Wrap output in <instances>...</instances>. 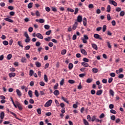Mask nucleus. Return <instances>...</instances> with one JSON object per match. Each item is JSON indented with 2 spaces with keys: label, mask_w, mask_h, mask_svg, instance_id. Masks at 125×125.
<instances>
[{
  "label": "nucleus",
  "mask_w": 125,
  "mask_h": 125,
  "mask_svg": "<svg viewBox=\"0 0 125 125\" xmlns=\"http://www.w3.org/2000/svg\"><path fill=\"white\" fill-rule=\"evenodd\" d=\"M52 104V100H49L45 103V104H44V107H45V108H48L49 106H51Z\"/></svg>",
  "instance_id": "nucleus-1"
},
{
  "label": "nucleus",
  "mask_w": 125,
  "mask_h": 125,
  "mask_svg": "<svg viewBox=\"0 0 125 125\" xmlns=\"http://www.w3.org/2000/svg\"><path fill=\"white\" fill-rule=\"evenodd\" d=\"M17 106L20 111L23 110V107L22 106V105H21L18 102H17Z\"/></svg>",
  "instance_id": "nucleus-2"
},
{
  "label": "nucleus",
  "mask_w": 125,
  "mask_h": 125,
  "mask_svg": "<svg viewBox=\"0 0 125 125\" xmlns=\"http://www.w3.org/2000/svg\"><path fill=\"white\" fill-rule=\"evenodd\" d=\"M94 38H95V39H97V40H101V41L102 40V38L100 37V35L98 34H95L94 35Z\"/></svg>",
  "instance_id": "nucleus-3"
},
{
  "label": "nucleus",
  "mask_w": 125,
  "mask_h": 125,
  "mask_svg": "<svg viewBox=\"0 0 125 125\" xmlns=\"http://www.w3.org/2000/svg\"><path fill=\"white\" fill-rule=\"evenodd\" d=\"M109 3L110 4H112L114 6H117V3L116 2V1H115L113 0H109Z\"/></svg>",
  "instance_id": "nucleus-4"
},
{
  "label": "nucleus",
  "mask_w": 125,
  "mask_h": 125,
  "mask_svg": "<svg viewBox=\"0 0 125 125\" xmlns=\"http://www.w3.org/2000/svg\"><path fill=\"white\" fill-rule=\"evenodd\" d=\"M36 37L38 38V39H40V40H42L43 39V36H42V35L41 33H37L36 34Z\"/></svg>",
  "instance_id": "nucleus-5"
},
{
  "label": "nucleus",
  "mask_w": 125,
  "mask_h": 125,
  "mask_svg": "<svg viewBox=\"0 0 125 125\" xmlns=\"http://www.w3.org/2000/svg\"><path fill=\"white\" fill-rule=\"evenodd\" d=\"M77 22L81 23L83 21V17L82 16H78L77 17Z\"/></svg>",
  "instance_id": "nucleus-6"
},
{
  "label": "nucleus",
  "mask_w": 125,
  "mask_h": 125,
  "mask_svg": "<svg viewBox=\"0 0 125 125\" xmlns=\"http://www.w3.org/2000/svg\"><path fill=\"white\" fill-rule=\"evenodd\" d=\"M9 113H10V114H11L12 115H13L15 116V118L17 119V120H19V121H22V119L18 118L16 114L14 113L12 111H10Z\"/></svg>",
  "instance_id": "nucleus-7"
},
{
  "label": "nucleus",
  "mask_w": 125,
  "mask_h": 125,
  "mask_svg": "<svg viewBox=\"0 0 125 125\" xmlns=\"http://www.w3.org/2000/svg\"><path fill=\"white\" fill-rule=\"evenodd\" d=\"M16 92H17V95H18L19 97H21V96H22V93H21V91H20V90L18 89H16Z\"/></svg>",
  "instance_id": "nucleus-8"
},
{
  "label": "nucleus",
  "mask_w": 125,
  "mask_h": 125,
  "mask_svg": "<svg viewBox=\"0 0 125 125\" xmlns=\"http://www.w3.org/2000/svg\"><path fill=\"white\" fill-rule=\"evenodd\" d=\"M16 76V73L14 72H11L9 74V78H14Z\"/></svg>",
  "instance_id": "nucleus-9"
},
{
  "label": "nucleus",
  "mask_w": 125,
  "mask_h": 125,
  "mask_svg": "<svg viewBox=\"0 0 125 125\" xmlns=\"http://www.w3.org/2000/svg\"><path fill=\"white\" fill-rule=\"evenodd\" d=\"M81 52L83 55H87V53L86 52V51L84 50V49H81Z\"/></svg>",
  "instance_id": "nucleus-10"
},
{
  "label": "nucleus",
  "mask_w": 125,
  "mask_h": 125,
  "mask_svg": "<svg viewBox=\"0 0 125 125\" xmlns=\"http://www.w3.org/2000/svg\"><path fill=\"white\" fill-rule=\"evenodd\" d=\"M91 45L93 48H94V49H95V50H97V49H98V47L97 46V45H96V44L92 43Z\"/></svg>",
  "instance_id": "nucleus-11"
},
{
  "label": "nucleus",
  "mask_w": 125,
  "mask_h": 125,
  "mask_svg": "<svg viewBox=\"0 0 125 125\" xmlns=\"http://www.w3.org/2000/svg\"><path fill=\"white\" fill-rule=\"evenodd\" d=\"M77 27H78V22H75L72 26L73 30H76Z\"/></svg>",
  "instance_id": "nucleus-12"
},
{
  "label": "nucleus",
  "mask_w": 125,
  "mask_h": 125,
  "mask_svg": "<svg viewBox=\"0 0 125 125\" xmlns=\"http://www.w3.org/2000/svg\"><path fill=\"white\" fill-rule=\"evenodd\" d=\"M5 21H7L8 22H10V23H13V20L9 19V18H5L4 19Z\"/></svg>",
  "instance_id": "nucleus-13"
},
{
  "label": "nucleus",
  "mask_w": 125,
  "mask_h": 125,
  "mask_svg": "<svg viewBox=\"0 0 125 125\" xmlns=\"http://www.w3.org/2000/svg\"><path fill=\"white\" fill-rule=\"evenodd\" d=\"M35 64H36V67H37L38 68H40V67H41V66H42V63H41L39 62H35Z\"/></svg>",
  "instance_id": "nucleus-14"
},
{
  "label": "nucleus",
  "mask_w": 125,
  "mask_h": 125,
  "mask_svg": "<svg viewBox=\"0 0 125 125\" xmlns=\"http://www.w3.org/2000/svg\"><path fill=\"white\" fill-rule=\"evenodd\" d=\"M0 118L1 120H3L4 118V112H1L0 114Z\"/></svg>",
  "instance_id": "nucleus-15"
},
{
  "label": "nucleus",
  "mask_w": 125,
  "mask_h": 125,
  "mask_svg": "<svg viewBox=\"0 0 125 125\" xmlns=\"http://www.w3.org/2000/svg\"><path fill=\"white\" fill-rule=\"evenodd\" d=\"M81 64H82V66H83V67H89V64H88V63L85 62H82Z\"/></svg>",
  "instance_id": "nucleus-16"
},
{
  "label": "nucleus",
  "mask_w": 125,
  "mask_h": 125,
  "mask_svg": "<svg viewBox=\"0 0 125 125\" xmlns=\"http://www.w3.org/2000/svg\"><path fill=\"white\" fill-rule=\"evenodd\" d=\"M103 92V90H102L101 89L98 90L96 93V95H101V94H102Z\"/></svg>",
  "instance_id": "nucleus-17"
},
{
  "label": "nucleus",
  "mask_w": 125,
  "mask_h": 125,
  "mask_svg": "<svg viewBox=\"0 0 125 125\" xmlns=\"http://www.w3.org/2000/svg\"><path fill=\"white\" fill-rule=\"evenodd\" d=\"M59 90H55L54 92V95H56V96H58V95H59Z\"/></svg>",
  "instance_id": "nucleus-18"
},
{
  "label": "nucleus",
  "mask_w": 125,
  "mask_h": 125,
  "mask_svg": "<svg viewBox=\"0 0 125 125\" xmlns=\"http://www.w3.org/2000/svg\"><path fill=\"white\" fill-rule=\"evenodd\" d=\"M73 67H74L73 63H70L68 65V69L69 70H72V69H73Z\"/></svg>",
  "instance_id": "nucleus-19"
},
{
  "label": "nucleus",
  "mask_w": 125,
  "mask_h": 125,
  "mask_svg": "<svg viewBox=\"0 0 125 125\" xmlns=\"http://www.w3.org/2000/svg\"><path fill=\"white\" fill-rule=\"evenodd\" d=\"M28 95L31 98L33 97V92L32 91V90H29L28 91Z\"/></svg>",
  "instance_id": "nucleus-20"
},
{
  "label": "nucleus",
  "mask_w": 125,
  "mask_h": 125,
  "mask_svg": "<svg viewBox=\"0 0 125 125\" xmlns=\"http://www.w3.org/2000/svg\"><path fill=\"white\" fill-rule=\"evenodd\" d=\"M52 38V37H48L47 38H44V41H45L46 42H50V40H51Z\"/></svg>",
  "instance_id": "nucleus-21"
},
{
  "label": "nucleus",
  "mask_w": 125,
  "mask_h": 125,
  "mask_svg": "<svg viewBox=\"0 0 125 125\" xmlns=\"http://www.w3.org/2000/svg\"><path fill=\"white\" fill-rule=\"evenodd\" d=\"M34 74H35V72H34V70L31 69L29 71V76H30V77H32V76H33L34 75Z\"/></svg>",
  "instance_id": "nucleus-22"
},
{
  "label": "nucleus",
  "mask_w": 125,
  "mask_h": 125,
  "mask_svg": "<svg viewBox=\"0 0 125 125\" xmlns=\"http://www.w3.org/2000/svg\"><path fill=\"white\" fill-rule=\"evenodd\" d=\"M107 12H110L111 11V6L110 5H107V10H106Z\"/></svg>",
  "instance_id": "nucleus-23"
},
{
  "label": "nucleus",
  "mask_w": 125,
  "mask_h": 125,
  "mask_svg": "<svg viewBox=\"0 0 125 125\" xmlns=\"http://www.w3.org/2000/svg\"><path fill=\"white\" fill-rule=\"evenodd\" d=\"M62 100H63V101H64V102H66V103H67V104H69V101H67V99L65 98L64 97H62Z\"/></svg>",
  "instance_id": "nucleus-24"
},
{
  "label": "nucleus",
  "mask_w": 125,
  "mask_h": 125,
  "mask_svg": "<svg viewBox=\"0 0 125 125\" xmlns=\"http://www.w3.org/2000/svg\"><path fill=\"white\" fill-rule=\"evenodd\" d=\"M83 24L84 25V26H86V19L85 18H84L83 20Z\"/></svg>",
  "instance_id": "nucleus-25"
},
{
  "label": "nucleus",
  "mask_w": 125,
  "mask_h": 125,
  "mask_svg": "<svg viewBox=\"0 0 125 125\" xmlns=\"http://www.w3.org/2000/svg\"><path fill=\"white\" fill-rule=\"evenodd\" d=\"M66 52H67V51L66 50V49H63L61 52V54L62 55H65V54H66Z\"/></svg>",
  "instance_id": "nucleus-26"
},
{
  "label": "nucleus",
  "mask_w": 125,
  "mask_h": 125,
  "mask_svg": "<svg viewBox=\"0 0 125 125\" xmlns=\"http://www.w3.org/2000/svg\"><path fill=\"white\" fill-rule=\"evenodd\" d=\"M35 95L36 96V97H39L40 96V94H39V92L37 90H35Z\"/></svg>",
  "instance_id": "nucleus-27"
},
{
  "label": "nucleus",
  "mask_w": 125,
  "mask_h": 125,
  "mask_svg": "<svg viewBox=\"0 0 125 125\" xmlns=\"http://www.w3.org/2000/svg\"><path fill=\"white\" fill-rule=\"evenodd\" d=\"M106 30H107V26L104 25L103 27V32H104V33L106 32Z\"/></svg>",
  "instance_id": "nucleus-28"
},
{
  "label": "nucleus",
  "mask_w": 125,
  "mask_h": 125,
  "mask_svg": "<svg viewBox=\"0 0 125 125\" xmlns=\"http://www.w3.org/2000/svg\"><path fill=\"white\" fill-rule=\"evenodd\" d=\"M92 72L94 73V74H96L98 72V69L97 68H92Z\"/></svg>",
  "instance_id": "nucleus-29"
},
{
  "label": "nucleus",
  "mask_w": 125,
  "mask_h": 125,
  "mask_svg": "<svg viewBox=\"0 0 125 125\" xmlns=\"http://www.w3.org/2000/svg\"><path fill=\"white\" fill-rule=\"evenodd\" d=\"M12 58V55H11V54H8L7 56V59L8 60H10Z\"/></svg>",
  "instance_id": "nucleus-30"
},
{
  "label": "nucleus",
  "mask_w": 125,
  "mask_h": 125,
  "mask_svg": "<svg viewBox=\"0 0 125 125\" xmlns=\"http://www.w3.org/2000/svg\"><path fill=\"white\" fill-rule=\"evenodd\" d=\"M55 103L57 107H59L60 106V104H59V102H58V101L57 100H55Z\"/></svg>",
  "instance_id": "nucleus-31"
},
{
  "label": "nucleus",
  "mask_w": 125,
  "mask_h": 125,
  "mask_svg": "<svg viewBox=\"0 0 125 125\" xmlns=\"http://www.w3.org/2000/svg\"><path fill=\"white\" fill-rule=\"evenodd\" d=\"M32 7H33V3L30 2L28 4V8L31 9Z\"/></svg>",
  "instance_id": "nucleus-32"
},
{
  "label": "nucleus",
  "mask_w": 125,
  "mask_h": 125,
  "mask_svg": "<svg viewBox=\"0 0 125 125\" xmlns=\"http://www.w3.org/2000/svg\"><path fill=\"white\" fill-rule=\"evenodd\" d=\"M44 80L46 83H47V82H48L47 76H46V75H45V74L44 75Z\"/></svg>",
  "instance_id": "nucleus-33"
},
{
  "label": "nucleus",
  "mask_w": 125,
  "mask_h": 125,
  "mask_svg": "<svg viewBox=\"0 0 125 125\" xmlns=\"http://www.w3.org/2000/svg\"><path fill=\"white\" fill-rule=\"evenodd\" d=\"M91 82H92V79L91 78H88L86 80V83H90Z\"/></svg>",
  "instance_id": "nucleus-34"
},
{
  "label": "nucleus",
  "mask_w": 125,
  "mask_h": 125,
  "mask_svg": "<svg viewBox=\"0 0 125 125\" xmlns=\"http://www.w3.org/2000/svg\"><path fill=\"white\" fill-rule=\"evenodd\" d=\"M109 93L112 96H114V94H115V92H114V91H113L112 89L109 90Z\"/></svg>",
  "instance_id": "nucleus-35"
},
{
  "label": "nucleus",
  "mask_w": 125,
  "mask_h": 125,
  "mask_svg": "<svg viewBox=\"0 0 125 125\" xmlns=\"http://www.w3.org/2000/svg\"><path fill=\"white\" fill-rule=\"evenodd\" d=\"M44 28L46 29V30H49V28H50V26L47 24H46L44 26Z\"/></svg>",
  "instance_id": "nucleus-36"
},
{
  "label": "nucleus",
  "mask_w": 125,
  "mask_h": 125,
  "mask_svg": "<svg viewBox=\"0 0 125 125\" xmlns=\"http://www.w3.org/2000/svg\"><path fill=\"white\" fill-rule=\"evenodd\" d=\"M83 122L85 125H89V123H88V122H87V121H86V120L83 119Z\"/></svg>",
  "instance_id": "nucleus-37"
},
{
  "label": "nucleus",
  "mask_w": 125,
  "mask_h": 125,
  "mask_svg": "<svg viewBox=\"0 0 125 125\" xmlns=\"http://www.w3.org/2000/svg\"><path fill=\"white\" fill-rule=\"evenodd\" d=\"M26 58L25 57H22L21 58V62H22V63H26Z\"/></svg>",
  "instance_id": "nucleus-38"
},
{
  "label": "nucleus",
  "mask_w": 125,
  "mask_h": 125,
  "mask_svg": "<svg viewBox=\"0 0 125 125\" xmlns=\"http://www.w3.org/2000/svg\"><path fill=\"white\" fill-rule=\"evenodd\" d=\"M18 44L19 45V46H21L22 48H23V45H22V42L21 41L18 42Z\"/></svg>",
  "instance_id": "nucleus-39"
},
{
  "label": "nucleus",
  "mask_w": 125,
  "mask_h": 125,
  "mask_svg": "<svg viewBox=\"0 0 125 125\" xmlns=\"http://www.w3.org/2000/svg\"><path fill=\"white\" fill-rule=\"evenodd\" d=\"M39 84H40L41 86H44V85H45V83L43 82H40Z\"/></svg>",
  "instance_id": "nucleus-40"
},
{
  "label": "nucleus",
  "mask_w": 125,
  "mask_h": 125,
  "mask_svg": "<svg viewBox=\"0 0 125 125\" xmlns=\"http://www.w3.org/2000/svg\"><path fill=\"white\" fill-rule=\"evenodd\" d=\"M24 37H25V38H26V39H29V38H30L29 37V35H28V33H27V32H24Z\"/></svg>",
  "instance_id": "nucleus-41"
},
{
  "label": "nucleus",
  "mask_w": 125,
  "mask_h": 125,
  "mask_svg": "<svg viewBox=\"0 0 125 125\" xmlns=\"http://www.w3.org/2000/svg\"><path fill=\"white\" fill-rule=\"evenodd\" d=\"M31 48V46L30 45L26 46L24 48V50H29Z\"/></svg>",
  "instance_id": "nucleus-42"
},
{
  "label": "nucleus",
  "mask_w": 125,
  "mask_h": 125,
  "mask_svg": "<svg viewBox=\"0 0 125 125\" xmlns=\"http://www.w3.org/2000/svg\"><path fill=\"white\" fill-rule=\"evenodd\" d=\"M60 106H61V107L62 108V109L64 108L65 104H64L63 103H62L60 104Z\"/></svg>",
  "instance_id": "nucleus-43"
},
{
  "label": "nucleus",
  "mask_w": 125,
  "mask_h": 125,
  "mask_svg": "<svg viewBox=\"0 0 125 125\" xmlns=\"http://www.w3.org/2000/svg\"><path fill=\"white\" fill-rule=\"evenodd\" d=\"M51 9L52 11H54V12H56L57 11V9L55 7H52Z\"/></svg>",
  "instance_id": "nucleus-44"
},
{
  "label": "nucleus",
  "mask_w": 125,
  "mask_h": 125,
  "mask_svg": "<svg viewBox=\"0 0 125 125\" xmlns=\"http://www.w3.org/2000/svg\"><path fill=\"white\" fill-rule=\"evenodd\" d=\"M92 122H94L96 120V116H93L91 119Z\"/></svg>",
  "instance_id": "nucleus-45"
},
{
  "label": "nucleus",
  "mask_w": 125,
  "mask_h": 125,
  "mask_svg": "<svg viewBox=\"0 0 125 125\" xmlns=\"http://www.w3.org/2000/svg\"><path fill=\"white\" fill-rule=\"evenodd\" d=\"M9 70L11 72H15L16 71V69L14 67L10 68Z\"/></svg>",
  "instance_id": "nucleus-46"
},
{
  "label": "nucleus",
  "mask_w": 125,
  "mask_h": 125,
  "mask_svg": "<svg viewBox=\"0 0 125 125\" xmlns=\"http://www.w3.org/2000/svg\"><path fill=\"white\" fill-rule=\"evenodd\" d=\"M50 34H51V30H50L46 32V33H45V35H46L47 36H49V35H50Z\"/></svg>",
  "instance_id": "nucleus-47"
},
{
  "label": "nucleus",
  "mask_w": 125,
  "mask_h": 125,
  "mask_svg": "<svg viewBox=\"0 0 125 125\" xmlns=\"http://www.w3.org/2000/svg\"><path fill=\"white\" fill-rule=\"evenodd\" d=\"M37 111L39 115H41V114H42V110L41 109V108L37 109Z\"/></svg>",
  "instance_id": "nucleus-48"
},
{
  "label": "nucleus",
  "mask_w": 125,
  "mask_h": 125,
  "mask_svg": "<svg viewBox=\"0 0 125 125\" xmlns=\"http://www.w3.org/2000/svg\"><path fill=\"white\" fill-rule=\"evenodd\" d=\"M107 19L108 21H110V20H111V16L110 15V14H108L107 15Z\"/></svg>",
  "instance_id": "nucleus-49"
},
{
  "label": "nucleus",
  "mask_w": 125,
  "mask_h": 125,
  "mask_svg": "<svg viewBox=\"0 0 125 125\" xmlns=\"http://www.w3.org/2000/svg\"><path fill=\"white\" fill-rule=\"evenodd\" d=\"M42 50H44V49L42 48V47H40L38 48V51L39 52H41Z\"/></svg>",
  "instance_id": "nucleus-50"
},
{
  "label": "nucleus",
  "mask_w": 125,
  "mask_h": 125,
  "mask_svg": "<svg viewBox=\"0 0 125 125\" xmlns=\"http://www.w3.org/2000/svg\"><path fill=\"white\" fill-rule=\"evenodd\" d=\"M120 16H122V17L123 16H125V11H121L120 13Z\"/></svg>",
  "instance_id": "nucleus-51"
},
{
  "label": "nucleus",
  "mask_w": 125,
  "mask_h": 125,
  "mask_svg": "<svg viewBox=\"0 0 125 125\" xmlns=\"http://www.w3.org/2000/svg\"><path fill=\"white\" fill-rule=\"evenodd\" d=\"M83 61L84 62H89V60H88V59H87V58H84L83 59Z\"/></svg>",
  "instance_id": "nucleus-52"
},
{
  "label": "nucleus",
  "mask_w": 125,
  "mask_h": 125,
  "mask_svg": "<svg viewBox=\"0 0 125 125\" xmlns=\"http://www.w3.org/2000/svg\"><path fill=\"white\" fill-rule=\"evenodd\" d=\"M67 10L68 11H70V12H74V11H75L74 10V9H72V8H68L67 9Z\"/></svg>",
  "instance_id": "nucleus-53"
},
{
  "label": "nucleus",
  "mask_w": 125,
  "mask_h": 125,
  "mask_svg": "<svg viewBox=\"0 0 125 125\" xmlns=\"http://www.w3.org/2000/svg\"><path fill=\"white\" fill-rule=\"evenodd\" d=\"M8 8L10 10H13V9H14V7H13V6H9L8 7Z\"/></svg>",
  "instance_id": "nucleus-54"
},
{
  "label": "nucleus",
  "mask_w": 125,
  "mask_h": 125,
  "mask_svg": "<svg viewBox=\"0 0 125 125\" xmlns=\"http://www.w3.org/2000/svg\"><path fill=\"white\" fill-rule=\"evenodd\" d=\"M60 85H63L64 84V79H62L60 83Z\"/></svg>",
  "instance_id": "nucleus-55"
},
{
  "label": "nucleus",
  "mask_w": 125,
  "mask_h": 125,
  "mask_svg": "<svg viewBox=\"0 0 125 125\" xmlns=\"http://www.w3.org/2000/svg\"><path fill=\"white\" fill-rule=\"evenodd\" d=\"M110 113H112V114H117V111L114 109L110 110Z\"/></svg>",
  "instance_id": "nucleus-56"
},
{
  "label": "nucleus",
  "mask_w": 125,
  "mask_h": 125,
  "mask_svg": "<svg viewBox=\"0 0 125 125\" xmlns=\"http://www.w3.org/2000/svg\"><path fill=\"white\" fill-rule=\"evenodd\" d=\"M3 43L4 45H8V42H7L6 41H3Z\"/></svg>",
  "instance_id": "nucleus-57"
},
{
  "label": "nucleus",
  "mask_w": 125,
  "mask_h": 125,
  "mask_svg": "<svg viewBox=\"0 0 125 125\" xmlns=\"http://www.w3.org/2000/svg\"><path fill=\"white\" fill-rule=\"evenodd\" d=\"M31 41V39L30 38H26L25 40V42H30V41Z\"/></svg>",
  "instance_id": "nucleus-58"
},
{
  "label": "nucleus",
  "mask_w": 125,
  "mask_h": 125,
  "mask_svg": "<svg viewBox=\"0 0 125 125\" xmlns=\"http://www.w3.org/2000/svg\"><path fill=\"white\" fill-rule=\"evenodd\" d=\"M95 90L94 89H92L91 90V94L92 95H94V94H95Z\"/></svg>",
  "instance_id": "nucleus-59"
},
{
  "label": "nucleus",
  "mask_w": 125,
  "mask_h": 125,
  "mask_svg": "<svg viewBox=\"0 0 125 125\" xmlns=\"http://www.w3.org/2000/svg\"><path fill=\"white\" fill-rule=\"evenodd\" d=\"M68 83H75V81H74L73 80H68Z\"/></svg>",
  "instance_id": "nucleus-60"
},
{
  "label": "nucleus",
  "mask_w": 125,
  "mask_h": 125,
  "mask_svg": "<svg viewBox=\"0 0 125 125\" xmlns=\"http://www.w3.org/2000/svg\"><path fill=\"white\" fill-rule=\"evenodd\" d=\"M124 77V74H120V75L118 76L119 79H123Z\"/></svg>",
  "instance_id": "nucleus-61"
},
{
  "label": "nucleus",
  "mask_w": 125,
  "mask_h": 125,
  "mask_svg": "<svg viewBox=\"0 0 125 125\" xmlns=\"http://www.w3.org/2000/svg\"><path fill=\"white\" fill-rule=\"evenodd\" d=\"M102 83H107V79H103L102 80Z\"/></svg>",
  "instance_id": "nucleus-62"
},
{
  "label": "nucleus",
  "mask_w": 125,
  "mask_h": 125,
  "mask_svg": "<svg viewBox=\"0 0 125 125\" xmlns=\"http://www.w3.org/2000/svg\"><path fill=\"white\" fill-rule=\"evenodd\" d=\"M93 7H94V6H93V4H90L88 5V8H89L92 9V8H93Z\"/></svg>",
  "instance_id": "nucleus-63"
},
{
  "label": "nucleus",
  "mask_w": 125,
  "mask_h": 125,
  "mask_svg": "<svg viewBox=\"0 0 125 125\" xmlns=\"http://www.w3.org/2000/svg\"><path fill=\"white\" fill-rule=\"evenodd\" d=\"M35 44H36V46L38 47L41 45V43L40 42H36Z\"/></svg>",
  "instance_id": "nucleus-64"
}]
</instances>
